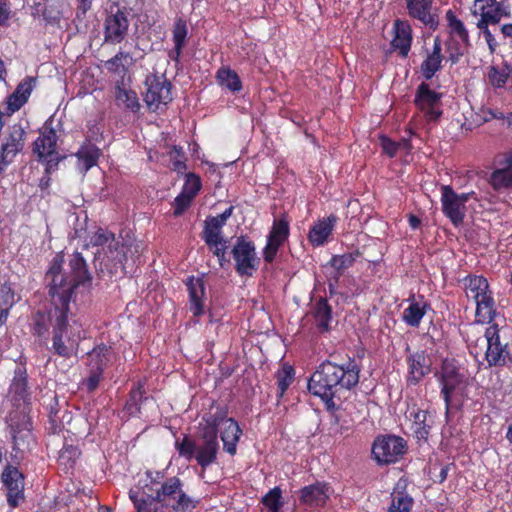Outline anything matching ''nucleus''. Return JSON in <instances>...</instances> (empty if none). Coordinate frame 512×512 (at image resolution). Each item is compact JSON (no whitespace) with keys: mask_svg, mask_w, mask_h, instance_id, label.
Instances as JSON below:
<instances>
[{"mask_svg":"<svg viewBox=\"0 0 512 512\" xmlns=\"http://www.w3.org/2000/svg\"><path fill=\"white\" fill-rule=\"evenodd\" d=\"M27 133L21 123H15L8 128L7 134L0 145V174L14 162L15 157L25 147Z\"/></svg>","mask_w":512,"mask_h":512,"instance_id":"nucleus-13","label":"nucleus"},{"mask_svg":"<svg viewBox=\"0 0 512 512\" xmlns=\"http://www.w3.org/2000/svg\"><path fill=\"white\" fill-rule=\"evenodd\" d=\"M394 36L391 40V47L402 58H406L411 50L413 42V29L408 20L396 19L393 22Z\"/></svg>","mask_w":512,"mask_h":512,"instance_id":"nucleus-27","label":"nucleus"},{"mask_svg":"<svg viewBox=\"0 0 512 512\" xmlns=\"http://www.w3.org/2000/svg\"><path fill=\"white\" fill-rule=\"evenodd\" d=\"M419 301L414 295L408 298L409 305L402 313V320L410 327H419L426 312L431 309L430 303L424 300V296H419Z\"/></svg>","mask_w":512,"mask_h":512,"instance_id":"nucleus-32","label":"nucleus"},{"mask_svg":"<svg viewBox=\"0 0 512 512\" xmlns=\"http://www.w3.org/2000/svg\"><path fill=\"white\" fill-rule=\"evenodd\" d=\"M27 409L28 407L17 408L9 413L8 427L14 450H29L35 444L32 422Z\"/></svg>","mask_w":512,"mask_h":512,"instance_id":"nucleus-8","label":"nucleus"},{"mask_svg":"<svg viewBox=\"0 0 512 512\" xmlns=\"http://www.w3.org/2000/svg\"><path fill=\"white\" fill-rule=\"evenodd\" d=\"M175 449L181 457L190 461L195 459L197 444L189 435H184L181 441H175Z\"/></svg>","mask_w":512,"mask_h":512,"instance_id":"nucleus-53","label":"nucleus"},{"mask_svg":"<svg viewBox=\"0 0 512 512\" xmlns=\"http://www.w3.org/2000/svg\"><path fill=\"white\" fill-rule=\"evenodd\" d=\"M81 455V451L78 446L65 443L60 450L58 463L60 466H63L64 469L69 470L72 469L78 458Z\"/></svg>","mask_w":512,"mask_h":512,"instance_id":"nucleus-51","label":"nucleus"},{"mask_svg":"<svg viewBox=\"0 0 512 512\" xmlns=\"http://www.w3.org/2000/svg\"><path fill=\"white\" fill-rule=\"evenodd\" d=\"M226 419H228V407L217 406L214 413L210 412L202 417L200 434L218 437L219 426L221 423L225 424Z\"/></svg>","mask_w":512,"mask_h":512,"instance_id":"nucleus-39","label":"nucleus"},{"mask_svg":"<svg viewBox=\"0 0 512 512\" xmlns=\"http://www.w3.org/2000/svg\"><path fill=\"white\" fill-rule=\"evenodd\" d=\"M332 312V306L324 297H320L313 304L310 313L314 319L315 327L319 333H328L331 330L330 323L332 320Z\"/></svg>","mask_w":512,"mask_h":512,"instance_id":"nucleus-33","label":"nucleus"},{"mask_svg":"<svg viewBox=\"0 0 512 512\" xmlns=\"http://www.w3.org/2000/svg\"><path fill=\"white\" fill-rule=\"evenodd\" d=\"M115 97L116 100L121 102L126 109L130 110L133 113L139 112L141 105L139 103L138 95L135 91L117 85Z\"/></svg>","mask_w":512,"mask_h":512,"instance_id":"nucleus-49","label":"nucleus"},{"mask_svg":"<svg viewBox=\"0 0 512 512\" xmlns=\"http://www.w3.org/2000/svg\"><path fill=\"white\" fill-rule=\"evenodd\" d=\"M25 477L15 466L7 464L1 473V482L5 490L6 501L11 509L18 508L25 502Z\"/></svg>","mask_w":512,"mask_h":512,"instance_id":"nucleus-14","label":"nucleus"},{"mask_svg":"<svg viewBox=\"0 0 512 512\" xmlns=\"http://www.w3.org/2000/svg\"><path fill=\"white\" fill-rule=\"evenodd\" d=\"M408 17L430 31H436L440 25L439 8L434 0H405Z\"/></svg>","mask_w":512,"mask_h":512,"instance_id":"nucleus-15","label":"nucleus"},{"mask_svg":"<svg viewBox=\"0 0 512 512\" xmlns=\"http://www.w3.org/2000/svg\"><path fill=\"white\" fill-rule=\"evenodd\" d=\"M442 44L439 36H436L433 43L432 52L424 59L421 64V73L425 80H430L442 67Z\"/></svg>","mask_w":512,"mask_h":512,"instance_id":"nucleus-37","label":"nucleus"},{"mask_svg":"<svg viewBox=\"0 0 512 512\" xmlns=\"http://www.w3.org/2000/svg\"><path fill=\"white\" fill-rule=\"evenodd\" d=\"M71 305L50 303L48 311L38 310L31 317V332L41 341H47L51 331L52 346L55 355L69 359L76 355L81 341L80 331H75L68 324Z\"/></svg>","mask_w":512,"mask_h":512,"instance_id":"nucleus-2","label":"nucleus"},{"mask_svg":"<svg viewBox=\"0 0 512 512\" xmlns=\"http://www.w3.org/2000/svg\"><path fill=\"white\" fill-rule=\"evenodd\" d=\"M215 78L221 87H224L233 93H238L243 88L239 75L229 66L220 67L216 72Z\"/></svg>","mask_w":512,"mask_h":512,"instance_id":"nucleus-43","label":"nucleus"},{"mask_svg":"<svg viewBox=\"0 0 512 512\" xmlns=\"http://www.w3.org/2000/svg\"><path fill=\"white\" fill-rule=\"evenodd\" d=\"M439 383L441 396L445 402L446 413L458 410L466 400L472 399L470 389L474 386L464 374L454 365L453 361L445 359L441 366Z\"/></svg>","mask_w":512,"mask_h":512,"instance_id":"nucleus-6","label":"nucleus"},{"mask_svg":"<svg viewBox=\"0 0 512 512\" xmlns=\"http://www.w3.org/2000/svg\"><path fill=\"white\" fill-rule=\"evenodd\" d=\"M26 103L27 102L25 101V99H22L21 97L17 96V93H12L7 97L6 111L4 113H6L7 116H11L12 114L20 110V108L24 106Z\"/></svg>","mask_w":512,"mask_h":512,"instance_id":"nucleus-60","label":"nucleus"},{"mask_svg":"<svg viewBox=\"0 0 512 512\" xmlns=\"http://www.w3.org/2000/svg\"><path fill=\"white\" fill-rule=\"evenodd\" d=\"M380 145L383 153H385L390 158L395 157L399 151L396 141L391 140L385 135L380 137Z\"/></svg>","mask_w":512,"mask_h":512,"instance_id":"nucleus-62","label":"nucleus"},{"mask_svg":"<svg viewBox=\"0 0 512 512\" xmlns=\"http://www.w3.org/2000/svg\"><path fill=\"white\" fill-rule=\"evenodd\" d=\"M52 123L51 119L45 121L32 145L33 154L36 155L38 162L45 166L47 173L58 170L59 163L65 159V156L58 151V135L52 127Z\"/></svg>","mask_w":512,"mask_h":512,"instance_id":"nucleus-7","label":"nucleus"},{"mask_svg":"<svg viewBox=\"0 0 512 512\" xmlns=\"http://www.w3.org/2000/svg\"><path fill=\"white\" fill-rule=\"evenodd\" d=\"M70 272H63V257L56 255L45 274V282L48 288L50 303H64L71 305L75 289L81 285L90 284L91 273L88 270L86 260L80 252L75 251L68 263Z\"/></svg>","mask_w":512,"mask_h":512,"instance_id":"nucleus-3","label":"nucleus"},{"mask_svg":"<svg viewBox=\"0 0 512 512\" xmlns=\"http://www.w3.org/2000/svg\"><path fill=\"white\" fill-rule=\"evenodd\" d=\"M129 20L127 13L117 8L106 16L104 21V42L107 44L116 45L121 43L128 35Z\"/></svg>","mask_w":512,"mask_h":512,"instance_id":"nucleus-20","label":"nucleus"},{"mask_svg":"<svg viewBox=\"0 0 512 512\" xmlns=\"http://www.w3.org/2000/svg\"><path fill=\"white\" fill-rule=\"evenodd\" d=\"M147 399L145 381L139 380L130 390L123 411L130 417L138 416L141 413V404Z\"/></svg>","mask_w":512,"mask_h":512,"instance_id":"nucleus-41","label":"nucleus"},{"mask_svg":"<svg viewBox=\"0 0 512 512\" xmlns=\"http://www.w3.org/2000/svg\"><path fill=\"white\" fill-rule=\"evenodd\" d=\"M16 304L15 292L10 283L0 285V326L4 325L8 319L10 310Z\"/></svg>","mask_w":512,"mask_h":512,"instance_id":"nucleus-46","label":"nucleus"},{"mask_svg":"<svg viewBox=\"0 0 512 512\" xmlns=\"http://www.w3.org/2000/svg\"><path fill=\"white\" fill-rule=\"evenodd\" d=\"M388 512H411L414 504L413 498L407 493L394 492Z\"/></svg>","mask_w":512,"mask_h":512,"instance_id":"nucleus-52","label":"nucleus"},{"mask_svg":"<svg viewBox=\"0 0 512 512\" xmlns=\"http://www.w3.org/2000/svg\"><path fill=\"white\" fill-rule=\"evenodd\" d=\"M202 188V181L200 176L193 172H189L185 176V181L181 193L194 199Z\"/></svg>","mask_w":512,"mask_h":512,"instance_id":"nucleus-55","label":"nucleus"},{"mask_svg":"<svg viewBox=\"0 0 512 512\" xmlns=\"http://www.w3.org/2000/svg\"><path fill=\"white\" fill-rule=\"evenodd\" d=\"M406 417L411 421V431L417 441L428 440L431 428L434 424V416L430 411L420 408L416 403L408 404Z\"/></svg>","mask_w":512,"mask_h":512,"instance_id":"nucleus-22","label":"nucleus"},{"mask_svg":"<svg viewBox=\"0 0 512 512\" xmlns=\"http://www.w3.org/2000/svg\"><path fill=\"white\" fill-rule=\"evenodd\" d=\"M441 94L430 89L427 83H421L416 91L415 104L425 114L427 121L436 122L442 115L439 109Z\"/></svg>","mask_w":512,"mask_h":512,"instance_id":"nucleus-23","label":"nucleus"},{"mask_svg":"<svg viewBox=\"0 0 512 512\" xmlns=\"http://www.w3.org/2000/svg\"><path fill=\"white\" fill-rule=\"evenodd\" d=\"M76 2V18L78 20H84L87 12L92 8L93 0H75Z\"/></svg>","mask_w":512,"mask_h":512,"instance_id":"nucleus-63","label":"nucleus"},{"mask_svg":"<svg viewBox=\"0 0 512 512\" xmlns=\"http://www.w3.org/2000/svg\"><path fill=\"white\" fill-rule=\"evenodd\" d=\"M488 288L487 280L482 277V311L485 309L488 315V323H491L495 317H497L496 311L494 310V300L490 294L486 291ZM482 318L484 315L482 314Z\"/></svg>","mask_w":512,"mask_h":512,"instance_id":"nucleus-56","label":"nucleus"},{"mask_svg":"<svg viewBox=\"0 0 512 512\" xmlns=\"http://www.w3.org/2000/svg\"><path fill=\"white\" fill-rule=\"evenodd\" d=\"M500 333L501 329L498 322L486 328L487 350L485 358L489 366H504L509 358L507 343H502Z\"/></svg>","mask_w":512,"mask_h":512,"instance_id":"nucleus-18","label":"nucleus"},{"mask_svg":"<svg viewBox=\"0 0 512 512\" xmlns=\"http://www.w3.org/2000/svg\"><path fill=\"white\" fill-rule=\"evenodd\" d=\"M328 490L329 486L326 482L317 481L301 488L299 500L309 507H323L329 499Z\"/></svg>","mask_w":512,"mask_h":512,"instance_id":"nucleus-29","label":"nucleus"},{"mask_svg":"<svg viewBox=\"0 0 512 512\" xmlns=\"http://www.w3.org/2000/svg\"><path fill=\"white\" fill-rule=\"evenodd\" d=\"M113 355L112 347L104 343L96 345L87 353L86 365L89 374L83 384L88 392H93L98 388L103 379V372L111 363Z\"/></svg>","mask_w":512,"mask_h":512,"instance_id":"nucleus-9","label":"nucleus"},{"mask_svg":"<svg viewBox=\"0 0 512 512\" xmlns=\"http://www.w3.org/2000/svg\"><path fill=\"white\" fill-rule=\"evenodd\" d=\"M507 15L508 12L503 1L482 0V24L497 23Z\"/></svg>","mask_w":512,"mask_h":512,"instance_id":"nucleus-44","label":"nucleus"},{"mask_svg":"<svg viewBox=\"0 0 512 512\" xmlns=\"http://www.w3.org/2000/svg\"><path fill=\"white\" fill-rule=\"evenodd\" d=\"M225 223L218 216H208L204 222V229L202 232V239L209 249L213 246L227 241L222 236V228Z\"/></svg>","mask_w":512,"mask_h":512,"instance_id":"nucleus-40","label":"nucleus"},{"mask_svg":"<svg viewBox=\"0 0 512 512\" xmlns=\"http://www.w3.org/2000/svg\"><path fill=\"white\" fill-rule=\"evenodd\" d=\"M407 452V442L400 436L380 435L372 445V455L379 465L397 463Z\"/></svg>","mask_w":512,"mask_h":512,"instance_id":"nucleus-10","label":"nucleus"},{"mask_svg":"<svg viewBox=\"0 0 512 512\" xmlns=\"http://www.w3.org/2000/svg\"><path fill=\"white\" fill-rule=\"evenodd\" d=\"M144 83L147 87L144 101L150 111L156 112L161 105L166 106L172 102L173 85L165 75L149 74Z\"/></svg>","mask_w":512,"mask_h":512,"instance_id":"nucleus-12","label":"nucleus"},{"mask_svg":"<svg viewBox=\"0 0 512 512\" xmlns=\"http://www.w3.org/2000/svg\"><path fill=\"white\" fill-rule=\"evenodd\" d=\"M128 494L136 512H170L151 493L145 490L142 481L132 487Z\"/></svg>","mask_w":512,"mask_h":512,"instance_id":"nucleus-26","label":"nucleus"},{"mask_svg":"<svg viewBox=\"0 0 512 512\" xmlns=\"http://www.w3.org/2000/svg\"><path fill=\"white\" fill-rule=\"evenodd\" d=\"M189 294V309L193 316L204 314L205 283L202 278L189 276L185 282Z\"/></svg>","mask_w":512,"mask_h":512,"instance_id":"nucleus-31","label":"nucleus"},{"mask_svg":"<svg viewBox=\"0 0 512 512\" xmlns=\"http://www.w3.org/2000/svg\"><path fill=\"white\" fill-rule=\"evenodd\" d=\"M466 297L475 302V316H480V276L469 275L464 280Z\"/></svg>","mask_w":512,"mask_h":512,"instance_id":"nucleus-50","label":"nucleus"},{"mask_svg":"<svg viewBox=\"0 0 512 512\" xmlns=\"http://www.w3.org/2000/svg\"><path fill=\"white\" fill-rule=\"evenodd\" d=\"M235 262V271L239 276H252L257 271L260 259L256 255V247L247 236H239L231 250Z\"/></svg>","mask_w":512,"mask_h":512,"instance_id":"nucleus-11","label":"nucleus"},{"mask_svg":"<svg viewBox=\"0 0 512 512\" xmlns=\"http://www.w3.org/2000/svg\"><path fill=\"white\" fill-rule=\"evenodd\" d=\"M86 246L107 247L100 264L101 271H106L110 277H118L126 274L128 253H130L133 264L136 263L135 257L139 258L141 253L140 243L136 241L116 240L114 233L103 228H98L93 233Z\"/></svg>","mask_w":512,"mask_h":512,"instance_id":"nucleus-4","label":"nucleus"},{"mask_svg":"<svg viewBox=\"0 0 512 512\" xmlns=\"http://www.w3.org/2000/svg\"><path fill=\"white\" fill-rule=\"evenodd\" d=\"M169 155L172 163V170L182 173L187 169L185 163L186 157L182 147L173 146V148L169 152Z\"/></svg>","mask_w":512,"mask_h":512,"instance_id":"nucleus-57","label":"nucleus"},{"mask_svg":"<svg viewBox=\"0 0 512 512\" xmlns=\"http://www.w3.org/2000/svg\"><path fill=\"white\" fill-rule=\"evenodd\" d=\"M193 199L189 196L179 193L178 196L174 199L173 206H174V212L173 214L175 216L182 215L191 205Z\"/></svg>","mask_w":512,"mask_h":512,"instance_id":"nucleus-59","label":"nucleus"},{"mask_svg":"<svg viewBox=\"0 0 512 512\" xmlns=\"http://www.w3.org/2000/svg\"><path fill=\"white\" fill-rule=\"evenodd\" d=\"M360 372L361 364L355 358L348 357L342 364L325 360L310 376L308 391L323 401L328 412H335L339 408L335 399L358 385Z\"/></svg>","mask_w":512,"mask_h":512,"instance_id":"nucleus-1","label":"nucleus"},{"mask_svg":"<svg viewBox=\"0 0 512 512\" xmlns=\"http://www.w3.org/2000/svg\"><path fill=\"white\" fill-rule=\"evenodd\" d=\"M34 84L35 78L27 76L17 85L13 93H17V96L21 97L22 99H25V101L27 102L34 88Z\"/></svg>","mask_w":512,"mask_h":512,"instance_id":"nucleus-58","label":"nucleus"},{"mask_svg":"<svg viewBox=\"0 0 512 512\" xmlns=\"http://www.w3.org/2000/svg\"><path fill=\"white\" fill-rule=\"evenodd\" d=\"M201 443L197 445L195 461L203 469H207L217 460L219 452L218 437L200 434Z\"/></svg>","mask_w":512,"mask_h":512,"instance_id":"nucleus-28","label":"nucleus"},{"mask_svg":"<svg viewBox=\"0 0 512 512\" xmlns=\"http://www.w3.org/2000/svg\"><path fill=\"white\" fill-rule=\"evenodd\" d=\"M141 481L145 490L170 512H193L196 508L197 501L185 492L184 483L177 476L165 478L164 472L147 470Z\"/></svg>","mask_w":512,"mask_h":512,"instance_id":"nucleus-5","label":"nucleus"},{"mask_svg":"<svg viewBox=\"0 0 512 512\" xmlns=\"http://www.w3.org/2000/svg\"><path fill=\"white\" fill-rule=\"evenodd\" d=\"M101 154V149L86 139L75 153L80 171L86 173L96 166Z\"/></svg>","mask_w":512,"mask_h":512,"instance_id":"nucleus-35","label":"nucleus"},{"mask_svg":"<svg viewBox=\"0 0 512 512\" xmlns=\"http://www.w3.org/2000/svg\"><path fill=\"white\" fill-rule=\"evenodd\" d=\"M488 81L494 89L512 90V66L507 62L491 66Z\"/></svg>","mask_w":512,"mask_h":512,"instance_id":"nucleus-36","label":"nucleus"},{"mask_svg":"<svg viewBox=\"0 0 512 512\" xmlns=\"http://www.w3.org/2000/svg\"><path fill=\"white\" fill-rule=\"evenodd\" d=\"M262 503L269 512H280V509L283 506L282 491L280 487H274L269 490L262 498Z\"/></svg>","mask_w":512,"mask_h":512,"instance_id":"nucleus-54","label":"nucleus"},{"mask_svg":"<svg viewBox=\"0 0 512 512\" xmlns=\"http://www.w3.org/2000/svg\"><path fill=\"white\" fill-rule=\"evenodd\" d=\"M289 235L290 226L286 216L275 219L263 248V259L266 263H272L275 260L279 248L288 240Z\"/></svg>","mask_w":512,"mask_h":512,"instance_id":"nucleus-19","label":"nucleus"},{"mask_svg":"<svg viewBox=\"0 0 512 512\" xmlns=\"http://www.w3.org/2000/svg\"><path fill=\"white\" fill-rule=\"evenodd\" d=\"M407 374L406 383L408 386L418 385L424 377L431 372V361L424 350L410 352L409 345L406 347Z\"/></svg>","mask_w":512,"mask_h":512,"instance_id":"nucleus-21","label":"nucleus"},{"mask_svg":"<svg viewBox=\"0 0 512 512\" xmlns=\"http://www.w3.org/2000/svg\"><path fill=\"white\" fill-rule=\"evenodd\" d=\"M275 377L277 383V398L281 399L294 381L295 369L291 365L283 364L281 369L277 371Z\"/></svg>","mask_w":512,"mask_h":512,"instance_id":"nucleus-47","label":"nucleus"},{"mask_svg":"<svg viewBox=\"0 0 512 512\" xmlns=\"http://www.w3.org/2000/svg\"><path fill=\"white\" fill-rule=\"evenodd\" d=\"M243 431L234 418L226 419L223 429L220 431V438L223 442V450L231 456L236 455L237 446Z\"/></svg>","mask_w":512,"mask_h":512,"instance_id":"nucleus-34","label":"nucleus"},{"mask_svg":"<svg viewBox=\"0 0 512 512\" xmlns=\"http://www.w3.org/2000/svg\"><path fill=\"white\" fill-rule=\"evenodd\" d=\"M337 220L338 217L335 214H330L329 216L323 217L315 222L308 233L309 243L313 247L323 246L332 234Z\"/></svg>","mask_w":512,"mask_h":512,"instance_id":"nucleus-30","label":"nucleus"},{"mask_svg":"<svg viewBox=\"0 0 512 512\" xmlns=\"http://www.w3.org/2000/svg\"><path fill=\"white\" fill-rule=\"evenodd\" d=\"M489 183L497 191L512 188V150L496 159Z\"/></svg>","mask_w":512,"mask_h":512,"instance_id":"nucleus-25","label":"nucleus"},{"mask_svg":"<svg viewBox=\"0 0 512 512\" xmlns=\"http://www.w3.org/2000/svg\"><path fill=\"white\" fill-rule=\"evenodd\" d=\"M188 35L187 23L183 18L176 19L173 30H172V40L174 43L173 52L175 53V58H178L182 50L186 44V38Z\"/></svg>","mask_w":512,"mask_h":512,"instance_id":"nucleus-48","label":"nucleus"},{"mask_svg":"<svg viewBox=\"0 0 512 512\" xmlns=\"http://www.w3.org/2000/svg\"><path fill=\"white\" fill-rule=\"evenodd\" d=\"M210 250L212 254L217 258L221 268H225L230 264V259L227 258V241L213 246V249Z\"/></svg>","mask_w":512,"mask_h":512,"instance_id":"nucleus-61","label":"nucleus"},{"mask_svg":"<svg viewBox=\"0 0 512 512\" xmlns=\"http://www.w3.org/2000/svg\"><path fill=\"white\" fill-rule=\"evenodd\" d=\"M467 200L468 194H457L450 185L441 186L442 212L456 227L463 223Z\"/></svg>","mask_w":512,"mask_h":512,"instance_id":"nucleus-16","label":"nucleus"},{"mask_svg":"<svg viewBox=\"0 0 512 512\" xmlns=\"http://www.w3.org/2000/svg\"><path fill=\"white\" fill-rule=\"evenodd\" d=\"M8 395L13 405L17 408L28 407L31 393L28 387V375L26 368L17 366L11 381Z\"/></svg>","mask_w":512,"mask_h":512,"instance_id":"nucleus-24","label":"nucleus"},{"mask_svg":"<svg viewBox=\"0 0 512 512\" xmlns=\"http://www.w3.org/2000/svg\"><path fill=\"white\" fill-rule=\"evenodd\" d=\"M479 322L480 320L475 316V320L473 322L462 324L460 328V333L466 342L469 353L477 363H479L478 356L480 354L478 347V341L480 339V330L478 327Z\"/></svg>","mask_w":512,"mask_h":512,"instance_id":"nucleus-42","label":"nucleus"},{"mask_svg":"<svg viewBox=\"0 0 512 512\" xmlns=\"http://www.w3.org/2000/svg\"><path fill=\"white\" fill-rule=\"evenodd\" d=\"M10 14L11 10L9 4L4 0H0V27L7 25Z\"/></svg>","mask_w":512,"mask_h":512,"instance_id":"nucleus-64","label":"nucleus"},{"mask_svg":"<svg viewBox=\"0 0 512 512\" xmlns=\"http://www.w3.org/2000/svg\"><path fill=\"white\" fill-rule=\"evenodd\" d=\"M445 20L447 33L452 39H457L460 43L456 47L455 51L449 47V57L453 63L458 62L460 56H462L465 50L470 46L469 32L462 19L459 18L457 12L453 9H448L445 12Z\"/></svg>","mask_w":512,"mask_h":512,"instance_id":"nucleus-17","label":"nucleus"},{"mask_svg":"<svg viewBox=\"0 0 512 512\" xmlns=\"http://www.w3.org/2000/svg\"><path fill=\"white\" fill-rule=\"evenodd\" d=\"M133 62L131 53L120 50L115 56L105 61L104 67L109 73L124 76Z\"/></svg>","mask_w":512,"mask_h":512,"instance_id":"nucleus-45","label":"nucleus"},{"mask_svg":"<svg viewBox=\"0 0 512 512\" xmlns=\"http://www.w3.org/2000/svg\"><path fill=\"white\" fill-rule=\"evenodd\" d=\"M361 256L359 250L353 252L344 253L342 255H333L329 260L328 264L335 270L334 283L329 281L328 287L332 294L335 288V284L339 281L345 270L353 266L355 261Z\"/></svg>","mask_w":512,"mask_h":512,"instance_id":"nucleus-38","label":"nucleus"}]
</instances>
